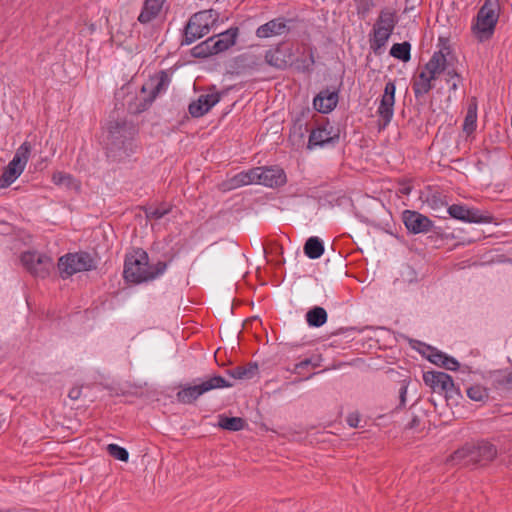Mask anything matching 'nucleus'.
<instances>
[{
  "instance_id": "obj_1",
  "label": "nucleus",
  "mask_w": 512,
  "mask_h": 512,
  "mask_svg": "<svg viewBox=\"0 0 512 512\" xmlns=\"http://www.w3.org/2000/svg\"><path fill=\"white\" fill-rule=\"evenodd\" d=\"M166 269L167 264L165 262L159 261L150 265L148 254L145 251L138 250L126 257L123 274L128 282L142 283L159 277Z\"/></svg>"
},
{
  "instance_id": "obj_2",
  "label": "nucleus",
  "mask_w": 512,
  "mask_h": 512,
  "mask_svg": "<svg viewBox=\"0 0 512 512\" xmlns=\"http://www.w3.org/2000/svg\"><path fill=\"white\" fill-rule=\"evenodd\" d=\"M499 0H485L471 22V33L479 42L489 41L496 29L500 17Z\"/></svg>"
},
{
  "instance_id": "obj_3",
  "label": "nucleus",
  "mask_w": 512,
  "mask_h": 512,
  "mask_svg": "<svg viewBox=\"0 0 512 512\" xmlns=\"http://www.w3.org/2000/svg\"><path fill=\"white\" fill-rule=\"evenodd\" d=\"M444 51L439 50L433 53L430 60L420 69L412 83V89L416 97L429 93L433 88V81L442 74L444 67Z\"/></svg>"
},
{
  "instance_id": "obj_4",
  "label": "nucleus",
  "mask_w": 512,
  "mask_h": 512,
  "mask_svg": "<svg viewBox=\"0 0 512 512\" xmlns=\"http://www.w3.org/2000/svg\"><path fill=\"white\" fill-rule=\"evenodd\" d=\"M496 455L497 449L493 444L480 441L477 444H466L458 449L453 453L450 461L453 464L469 465L491 461Z\"/></svg>"
},
{
  "instance_id": "obj_5",
  "label": "nucleus",
  "mask_w": 512,
  "mask_h": 512,
  "mask_svg": "<svg viewBox=\"0 0 512 512\" xmlns=\"http://www.w3.org/2000/svg\"><path fill=\"white\" fill-rule=\"evenodd\" d=\"M304 53L307 54L305 59L293 61L290 50L282 48L270 49L265 53V62L277 69H286L289 65L294 64L299 71H310L315 64L314 53L311 48H304Z\"/></svg>"
},
{
  "instance_id": "obj_6",
  "label": "nucleus",
  "mask_w": 512,
  "mask_h": 512,
  "mask_svg": "<svg viewBox=\"0 0 512 512\" xmlns=\"http://www.w3.org/2000/svg\"><path fill=\"white\" fill-rule=\"evenodd\" d=\"M216 17L217 15L213 10H203L195 13L185 27L182 45H190L208 34L216 21Z\"/></svg>"
},
{
  "instance_id": "obj_7",
  "label": "nucleus",
  "mask_w": 512,
  "mask_h": 512,
  "mask_svg": "<svg viewBox=\"0 0 512 512\" xmlns=\"http://www.w3.org/2000/svg\"><path fill=\"white\" fill-rule=\"evenodd\" d=\"M232 384L222 376H213L195 385L183 386L176 394L180 403L191 404L203 394L219 388L231 387Z\"/></svg>"
},
{
  "instance_id": "obj_8",
  "label": "nucleus",
  "mask_w": 512,
  "mask_h": 512,
  "mask_svg": "<svg viewBox=\"0 0 512 512\" xmlns=\"http://www.w3.org/2000/svg\"><path fill=\"white\" fill-rule=\"evenodd\" d=\"M23 267L34 277L45 279L54 270L53 258L39 251H25L20 257Z\"/></svg>"
},
{
  "instance_id": "obj_9",
  "label": "nucleus",
  "mask_w": 512,
  "mask_h": 512,
  "mask_svg": "<svg viewBox=\"0 0 512 512\" xmlns=\"http://www.w3.org/2000/svg\"><path fill=\"white\" fill-rule=\"evenodd\" d=\"M30 152L31 145L27 141L23 142L18 147L12 160L8 163L1 175L0 186L2 188L10 186L23 173L29 160Z\"/></svg>"
},
{
  "instance_id": "obj_10",
  "label": "nucleus",
  "mask_w": 512,
  "mask_h": 512,
  "mask_svg": "<svg viewBox=\"0 0 512 512\" xmlns=\"http://www.w3.org/2000/svg\"><path fill=\"white\" fill-rule=\"evenodd\" d=\"M397 23V16L395 11L391 9H383L374 26H373V38L371 40V47L374 50H378L385 46L389 40L395 25Z\"/></svg>"
},
{
  "instance_id": "obj_11",
  "label": "nucleus",
  "mask_w": 512,
  "mask_h": 512,
  "mask_svg": "<svg viewBox=\"0 0 512 512\" xmlns=\"http://www.w3.org/2000/svg\"><path fill=\"white\" fill-rule=\"evenodd\" d=\"M58 270L62 279H67L72 275L89 271L94 267L93 259L88 253H67L58 260Z\"/></svg>"
},
{
  "instance_id": "obj_12",
  "label": "nucleus",
  "mask_w": 512,
  "mask_h": 512,
  "mask_svg": "<svg viewBox=\"0 0 512 512\" xmlns=\"http://www.w3.org/2000/svg\"><path fill=\"white\" fill-rule=\"evenodd\" d=\"M136 133L135 127L132 123L126 120L111 121L108 125V144L111 145V150L114 148L122 149L133 139Z\"/></svg>"
},
{
  "instance_id": "obj_13",
  "label": "nucleus",
  "mask_w": 512,
  "mask_h": 512,
  "mask_svg": "<svg viewBox=\"0 0 512 512\" xmlns=\"http://www.w3.org/2000/svg\"><path fill=\"white\" fill-rule=\"evenodd\" d=\"M423 380L434 392L444 394L447 399L460 395L452 377L445 372L428 371L424 373Z\"/></svg>"
},
{
  "instance_id": "obj_14",
  "label": "nucleus",
  "mask_w": 512,
  "mask_h": 512,
  "mask_svg": "<svg viewBox=\"0 0 512 512\" xmlns=\"http://www.w3.org/2000/svg\"><path fill=\"white\" fill-rule=\"evenodd\" d=\"M447 212L452 218L466 223L489 224L493 222V216L489 213L465 205L453 204L448 207Z\"/></svg>"
},
{
  "instance_id": "obj_15",
  "label": "nucleus",
  "mask_w": 512,
  "mask_h": 512,
  "mask_svg": "<svg viewBox=\"0 0 512 512\" xmlns=\"http://www.w3.org/2000/svg\"><path fill=\"white\" fill-rule=\"evenodd\" d=\"M257 185L268 188H278L287 183L285 171L277 166H259L256 171Z\"/></svg>"
},
{
  "instance_id": "obj_16",
  "label": "nucleus",
  "mask_w": 512,
  "mask_h": 512,
  "mask_svg": "<svg viewBox=\"0 0 512 512\" xmlns=\"http://www.w3.org/2000/svg\"><path fill=\"white\" fill-rule=\"evenodd\" d=\"M395 92V83L388 81L385 84L384 92L377 108V114L383 122V127L387 126L394 116Z\"/></svg>"
},
{
  "instance_id": "obj_17",
  "label": "nucleus",
  "mask_w": 512,
  "mask_h": 512,
  "mask_svg": "<svg viewBox=\"0 0 512 512\" xmlns=\"http://www.w3.org/2000/svg\"><path fill=\"white\" fill-rule=\"evenodd\" d=\"M402 219L407 230L413 234L427 233L433 227V222L417 211H403Z\"/></svg>"
},
{
  "instance_id": "obj_18",
  "label": "nucleus",
  "mask_w": 512,
  "mask_h": 512,
  "mask_svg": "<svg viewBox=\"0 0 512 512\" xmlns=\"http://www.w3.org/2000/svg\"><path fill=\"white\" fill-rule=\"evenodd\" d=\"M338 139L339 135L334 131L333 126L325 124L311 131L308 140V149L323 147L327 144L337 142Z\"/></svg>"
},
{
  "instance_id": "obj_19",
  "label": "nucleus",
  "mask_w": 512,
  "mask_h": 512,
  "mask_svg": "<svg viewBox=\"0 0 512 512\" xmlns=\"http://www.w3.org/2000/svg\"><path fill=\"white\" fill-rule=\"evenodd\" d=\"M220 101L218 93L202 94L189 104L188 110L193 117H201Z\"/></svg>"
},
{
  "instance_id": "obj_20",
  "label": "nucleus",
  "mask_w": 512,
  "mask_h": 512,
  "mask_svg": "<svg viewBox=\"0 0 512 512\" xmlns=\"http://www.w3.org/2000/svg\"><path fill=\"white\" fill-rule=\"evenodd\" d=\"M338 103V93L336 91H321L313 100L314 108L323 114L331 112Z\"/></svg>"
},
{
  "instance_id": "obj_21",
  "label": "nucleus",
  "mask_w": 512,
  "mask_h": 512,
  "mask_svg": "<svg viewBox=\"0 0 512 512\" xmlns=\"http://www.w3.org/2000/svg\"><path fill=\"white\" fill-rule=\"evenodd\" d=\"M237 36L238 28H230L217 36L211 37L213 39L211 47L214 49V53L218 54L228 50L236 43Z\"/></svg>"
},
{
  "instance_id": "obj_22",
  "label": "nucleus",
  "mask_w": 512,
  "mask_h": 512,
  "mask_svg": "<svg viewBox=\"0 0 512 512\" xmlns=\"http://www.w3.org/2000/svg\"><path fill=\"white\" fill-rule=\"evenodd\" d=\"M166 0H144L138 21L147 24L153 21L161 13Z\"/></svg>"
},
{
  "instance_id": "obj_23",
  "label": "nucleus",
  "mask_w": 512,
  "mask_h": 512,
  "mask_svg": "<svg viewBox=\"0 0 512 512\" xmlns=\"http://www.w3.org/2000/svg\"><path fill=\"white\" fill-rule=\"evenodd\" d=\"M256 171L257 167H254L237 173L226 182V188L233 190L242 186L257 184Z\"/></svg>"
},
{
  "instance_id": "obj_24",
  "label": "nucleus",
  "mask_w": 512,
  "mask_h": 512,
  "mask_svg": "<svg viewBox=\"0 0 512 512\" xmlns=\"http://www.w3.org/2000/svg\"><path fill=\"white\" fill-rule=\"evenodd\" d=\"M286 31V23L282 18H276L268 21L267 23L259 26L256 30L258 38H269L281 35Z\"/></svg>"
},
{
  "instance_id": "obj_25",
  "label": "nucleus",
  "mask_w": 512,
  "mask_h": 512,
  "mask_svg": "<svg viewBox=\"0 0 512 512\" xmlns=\"http://www.w3.org/2000/svg\"><path fill=\"white\" fill-rule=\"evenodd\" d=\"M258 372V365L256 363H248L245 366H238L228 370V374L239 380H248L256 376Z\"/></svg>"
},
{
  "instance_id": "obj_26",
  "label": "nucleus",
  "mask_w": 512,
  "mask_h": 512,
  "mask_svg": "<svg viewBox=\"0 0 512 512\" xmlns=\"http://www.w3.org/2000/svg\"><path fill=\"white\" fill-rule=\"evenodd\" d=\"M304 253L310 259H318L324 253V246L318 237H310L304 245Z\"/></svg>"
},
{
  "instance_id": "obj_27",
  "label": "nucleus",
  "mask_w": 512,
  "mask_h": 512,
  "mask_svg": "<svg viewBox=\"0 0 512 512\" xmlns=\"http://www.w3.org/2000/svg\"><path fill=\"white\" fill-rule=\"evenodd\" d=\"M306 321L311 327H321L327 321V312L322 307H314L306 313Z\"/></svg>"
},
{
  "instance_id": "obj_28",
  "label": "nucleus",
  "mask_w": 512,
  "mask_h": 512,
  "mask_svg": "<svg viewBox=\"0 0 512 512\" xmlns=\"http://www.w3.org/2000/svg\"><path fill=\"white\" fill-rule=\"evenodd\" d=\"M169 84L170 78L165 71H161L156 78L151 79L149 85L151 86L152 89V99L157 97L160 93L166 91Z\"/></svg>"
},
{
  "instance_id": "obj_29",
  "label": "nucleus",
  "mask_w": 512,
  "mask_h": 512,
  "mask_svg": "<svg viewBox=\"0 0 512 512\" xmlns=\"http://www.w3.org/2000/svg\"><path fill=\"white\" fill-rule=\"evenodd\" d=\"M411 44L409 42H402L394 44L390 49V55L403 62H407L411 58Z\"/></svg>"
},
{
  "instance_id": "obj_30",
  "label": "nucleus",
  "mask_w": 512,
  "mask_h": 512,
  "mask_svg": "<svg viewBox=\"0 0 512 512\" xmlns=\"http://www.w3.org/2000/svg\"><path fill=\"white\" fill-rule=\"evenodd\" d=\"M212 38H208L205 41L199 43L198 45L194 46L191 50L192 56L196 58H206L212 55H215L214 49H212Z\"/></svg>"
},
{
  "instance_id": "obj_31",
  "label": "nucleus",
  "mask_w": 512,
  "mask_h": 512,
  "mask_svg": "<svg viewBox=\"0 0 512 512\" xmlns=\"http://www.w3.org/2000/svg\"><path fill=\"white\" fill-rule=\"evenodd\" d=\"M52 181L57 186L75 189L79 187L72 175L61 171L55 172L52 175Z\"/></svg>"
},
{
  "instance_id": "obj_32",
  "label": "nucleus",
  "mask_w": 512,
  "mask_h": 512,
  "mask_svg": "<svg viewBox=\"0 0 512 512\" xmlns=\"http://www.w3.org/2000/svg\"><path fill=\"white\" fill-rule=\"evenodd\" d=\"M172 211V206L166 203H162L159 206H150L147 209H145V214L147 219L151 220H158L166 216Z\"/></svg>"
},
{
  "instance_id": "obj_33",
  "label": "nucleus",
  "mask_w": 512,
  "mask_h": 512,
  "mask_svg": "<svg viewBox=\"0 0 512 512\" xmlns=\"http://www.w3.org/2000/svg\"><path fill=\"white\" fill-rule=\"evenodd\" d=\"M245 422L240 417H220L219 426L229 431H239L244 428Z\"/></svg>"
},
{
  "instance_id": "obj_34",
  "label": "nucleus",
  "mask_w": 512,
  "mask_h": 512,
  "mask_svg": "<svg viewBox=\"0 0 512 512\" xmlns=\"http://www.w3.org/2000/svg\"><path fill=\"white\" fill-rule=\"evenodd\" d=\"M476 123H477L476 106H469L468 111L465 116V119H464L463 130L467 134H471L476 129Z\"/></svg>"
},
{
  "instance_id": "obj_35",
  "label": "nucleus",
  "mask_w": 512,
  "mask_h": 512,
  "mask_svg": "<svg viewBox=\"0 0 512 512\" xmlns=\"http://www.w3.org/2000/svg\"><path fill=\"white\" fill-rule=\"evenodd\" d=\"M444 69L442 70V73L445 76V81L449 84L451 81L457 80L461 81V77L456 71L454 65L451 63V61L446 57L444 54V62L443 65Z\"/></svg>"
},
{
  "instance_id": "obj_36",
  "label": "nucleus",
  "mask_w": 512,
  "mask_h": 512,
  "mask_svg": "<svg viewBox=\"0 0 512 512\" xmlns=\"http://www.w3.org/2000/svg\"><path fill=\"white\" fill-rule=\"evenodd\" d=\"M321 364V357L319 355L312 356L310 358H306L299 363H297L294 367V372L301 374L303 369L308 367L317 368Z\"/></svg>"
},
{
  "instance_id": "obj_37",
  "label": "nucleus",
  "mask_w": 512,
  "mask_h": 512,
  "mask_svg": "<svg viewBox=\"0 0 512 512\" xmlns=\"http://www.w3.org/2000/svg\"><path fill=\"white\" fill-rule=\"evenodd\" d=\"M467 396L473 401L482 402L488 398V393L483 386L474 385L467 389Z\"/></svg>"
},
{
  "instance_id": "obj_38",
  "label": "nucleus",
  "mask_w": 512,
  "mask_h": 512,
  "mask_svg": "<svg viewBox=\"0 0 512 512\" xmlns=\"http://www.w3.org/2000/svg\"><path fill=\"white\" fill-rule=\"evenodd\" d=\"M107 451L112 457H114L117 460L126 462L129 459L128 451L117 444H109L107 446Z\"/></svg>"
},
{
  "instance_id": "obj_39",
  "label": "nucleus",
  "mask_w": 512,
  "mask_h": 512,
  "mask_svg": "<svg viewBox=\"0 0 512 512\" xmlns=\"http://www.w3.org/2000/svg\"><path fill=\"white\" fill-rule=\"evenodd\" d=\"M358 14L366 16L372 9L373 0H355Z\"/></svg>"
},
{
  "instance_id": "obj_40",
  "label": "nucleus",
  "mask_w": 512,
  "mask_h": 512,
  "mask_svg": "<svg viewBox=\"0 0 512 512\" xmlns=\"http://www.w3.org/2000/svg\"><path fill=\"white\" fill-rule=\"evenodd\" d=\"M445 356V353L432 349L427 358L431 363L442 366Z\"/></svg>"
},
{
  "instance_id": "obj_41",
  "label": "nucleus",
  "mask_w": 512,
  "mask_h": 512,
  "mask_svg": "<svg viewBox=\"0 0 512 512\" xmlns=\"http://www.w3.org/2000/svg\"><path fill=\"white\" fill-rule=\"evenodd\" d=\"M441 367L450 371H456L459 368V362L455 358L446 355Z\"/></svg>"
},
{
  "instance_id": "obj_42",
  "label": "nucleus",
  "mask_w": 512,
  "mask_h": 512,
  "mask_svg": "<svg viewBox=\"0 0 512 512\" xmlns=\"http://www.w3.org/2000/svg\"><path fill=\"white\" fill-rule=\"evenodd\" d=\"M360 418L359 415L356 413H351L347 417V423L350 427H357L359 425Z\"/></svg>"
},
{
  "instance_id": "obj_43",
  "label": "nucleus",
  "mask_w": 512,
  "mask_h": 512,
  "mask_svg": "<svg viewBox=\"0 0 512 512\" xmlns=\"http://www.w3.org/2000/svg\"><path fill=\"white\" fill-rule=\"evenodd\" d=\"M81 396V389L80 388H72L69 393L68 397L72 400H77Z\"/></svg>"
},
{
  "instance_id": "obj_44",
  "label": "nucleus",
  "mask_w": 512,
  "mask_h": 512,
  "mask_svg": "<svg viewBox=\"0 0 512 512\" xmlns=\"http://www.w3.org/2000/svg\"><path fill=\"white\" fill-rule=\"evenodd\" d=\"M406 394H407V386L406 385H402L400 390H399L400 401H401L402 405L405 404Z\"/></svg>"
},
{
  "instance_id": "obj_45",
  "label": "nucleus",
  "mask_w": 512,
  "mask_h": 512,
  "mask_svg": "<svg viewBox=\"0 0 512 512\" xmlns=\"http://www.w3.org/2000/svg\"><path fill=\"white\" fill-rule=\"evenodd\" d=\"M418 425H419V419L416 416H414L412 418V420L407 424L406 428L407 429H414Z\"/></svg>"
},
{
  "instance_id": "obj_46",
  "label": "nucleus",
  "mask_w": 512,
  "mask_h": 512,
  "mask_svg": "<svg viewBox=\"0 0 512 512\" xmlns=\"http://www.w3.org/2000/svg\"><path fill=\"white\" fill-rule=\"evenodd\" d=\"M504 383L509 386L510 388H512V372L508 373L505 377H504Z\"/></svg>"
},
{
  "instance_id": "obj_47",
  "label": "nucleus",
  "mask_w": 512,
  "mask_h": 512,
  "mask_svg": "<svg viewBox=\"0 0 512 512\" xmlns=\"http://www.w3.org/2000/svg\"><path fill=\"white\" fill-rule=\"evenodd\" d=\"M460 81H457V80H454V81H451L449 84H450V91H456L457 88H458V84H459Z\"/></svg>"
}]
</instances>
